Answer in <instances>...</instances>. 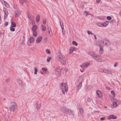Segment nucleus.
<instances>
[{
    "label": "nucleus",
    "mask_w": 121,
    "mask_h": 121,
    "mask_svg": "<svg viewBox=\"0 0 121 121\" xmlns=\"http://www.w3.org/2000/svg\"><path fill=\"white\" fill-rule=\"evenodd\" d=\"M72 43L73 45H75L77 46L78 45V44L75 41H73L72 42Z\"/></svg>",
    "instance_id": "nucleus-38"
},
{
    "label": "nucleus",
    "mask_w": 121,
    "mask_h": 121,
    "mask_svg": "<svg viewBox=\"0 0 121 121\" xmlns=\"http://www.w3.org/2000/svg\"><path fill=\"white\" fill-rule=\"evenodd\" d=\"M17 105L16 103L14 102H12L11 105L9 107V109L11 112H14L15 111L17 108Z\"/></svg>",
    "instance_id": "nucleus-5"
},
{
    "label": "nucleus",
    "mask_w": 121,
    "mask_h": 121,
    "mask_svg": "<svg viewBox=\"0 0 121 121\" xmlns=\"http://www.w3.org/2000/svg\"><path fill=\"white\" fill-rule=\"evenodd\" d=\"M35 41V39L33 37H30L29 39V41L30 43H33Z\"/></svg>",
    "instance_id": "nucleus-21"
},
{
    "label": "nucleus",
    "mask_w": 121,
    "mask_h": 121,
    "mask_svg": "<svg viewBox=\"0 0 121 121\" xmlns=\"http://www.w3.org/2000/svg\"><path fill=\"white\" fill-rule=\"evenodd\" d=\"M41 27L42 28V30L43 31H44L46 30V27L44 26L43 25H42L41 26Z\"/></svg>",
    "instance_id": "nucleus-23"
},
{
    "label": "nucleus",
    "mask_w": 121,
    "mask_h": 121,
    "mask_svg": "<svg viewBox=\"0 0 121 121\" xmlns=\"http://www.w3.org/2000/svg\"><path fill=\"white\" fill-rule=\"evenodd\" d=\"M68 70V69L67 68H65V70L66 72H67Z\"/></svg>",
    "instance_id": "nucleus-58"
},
{
    "label": "nucleus",
    "mask_w": 121,
    "mask_h": 121,
    "mask_svg": "<svg viewBox=\"0 0 121 121\" xmlns=\"http://www.w3.org/2000/svg\"><path fill=\"white\" fill-rule=\"evenodd\" d=\"M60 110L62 112L66 114L74 115V112L73 111L63 106L61 107L60 108Z\"/></svg>",
    "instance_id": "nucleus-1"
},
{
    "label": "nucleus",
    "mask_w": 121,
    "mask_h": 121,
    "mask_svg": "<svg viewBox=\"0 0 121 121\" xmlns=\"http://www.w3.org/2000/svg\"><path fill=\"white\" fill-rule=\"evenodd\" d=\"M99 47V52L100 53H102L104 52V50L102 47L100 46Z\"/></svg>",
    "instance_id": "nucleus-26"
},
{
    "label": "nucleus",
    "mask_w": 121,
    "mask_h": 121,
    "mask_svg": "<svg viewBox=\"0 0 121 121\" xmlns=\"http://www.w3.org/2000/svg\"><path fill=\"white\" fill-rule=\"evenodd\" d=\"M111 17L110 16H108L107 17V19L109 20H111Z\"/></svg>",
    "instance_id": "nucleus-49"
},
{
    "label": "nucleus",
    "mask_w": 121,
    "mask_h": 121,
    "mask_svg": "<svg viewBox=\"0 0 121 121\" xmlns=\"http://www.w3.org/2000/svg\"><path fill=\"white\" fill-rule=\"evenodd\" d=\"M47 39H48V38H47L46 37L44 39V40L46 41H47Z\"/></svg>",
    "instance_id": "nucleus-62"
},
{
    "label": "nucleus",
    "mask_w": 121,
    "mask_h": 121,
    "mask_svg": "<svg viewBox=\"0 0 121 121\" xmlns=\"http://www.w3.org/2000/svg\"><path fill=\"white\" fill-rule=\"evenodd\" d=\"M13 7L14 9H16L17 7V6L15 4H14L13 6Z\"/></svg>",
    "instance_id": "nucleus-51"
},
{
    "label": "nucleus",
    "mask_w": 121,
    "mask_h": 121,
    "mask_svg": "<svg viewBox=\"0 0 121 121\" xmlns=\"http://www.w3.org/2000/svg\"><path fill=\"white\" fill-rule=\"evenodd\" d=\"M41 103H39L38 102H37L36 104V107L38 110L40 108L41 106Z\"/></svg>",
    "instance_id": "nucleus-17"
},
{
    "label": "nucleus",
    "mask_w": 121,
    "mask_h": 121,
    "mask_svg": "<svg viewBox=\"0 0 121 121\" xmlns=\"http://www.w3.org/2000/svg\"><path fill=\"white\" fill-rule=\"evenodd\" d=\"M4 18H6L7 17V14L6 13H4Z\"/></svg>",
    "instance_id": "nucleus-55"
},
{
    "label": "nucleus",
    "mask_w": 121,
    "mask_h": 121,
    "mask_svg": "<svg viewBox=\"0 0 121 121\" xmlns=\"http://www.w3.org/2000/svg\"><path fill=\"white\" fill-rule=\"evenodd\" d=\"M82 76H80L79 77L78 80V82H81V83H82Z\"/></svg>",
    "instance_id": "nucleus-18"
},
{
    "label": "nucleus",
    "mask_w": 121,
    "mask_h": 121,
    "mask_svg": "<svg viewBox=\"0 0 121 121\" xmlns=\"http://www.w3.org/2000/svg\"><path fill=\"white\" fill-rule=\"evenodd\" d=\"M55 72L56 76L59 77L60 76V71L58 69H56L55 70Z\"/></svg>",
    "instance_id": "nucleus-9"
},
{
    "label": "nucleus",
    "mask_w": 121,
    "mask_h": 121,
    "mask_svg": "<svg viewBox=\"0 0 121 121\" xmlns=\"http://www.w3.org/2000/svg\"><path fill=\"white\" fill-rule=\"evenodd\" d=\"M51 59V57L48 56V58L47 59V61L48 62H49Z\"/></svg>",
    "instance_id": "nucleus-39"
},
{
    "label": "nucleus",
    "mask_w": 121,
    "mask_h": 121,
    "mask_svg": "<svg viewBox=\"0 0 121 121\" xmlns=\"http://www.w3.org/2000/svg\"><path fill=\"white\" fill-rule=\"evenodd\" d=\"M58 60L62 64L65 65L66 63V60L65 56L61 53L58 52L57 56Z\"/></svg>",
    "instance_id": "nucleus-2"
},
{
    "label": "nucleus",
    "mask_w": 121,
    "mask_h": 121,
    "mask_svg": "<svg viewBox=\"0 0 121 121\" xmlns=\"http://www.w3.org/2000/svg\"><path fill=\"white\" fill-rule=\"evenodd\" d=\"M60 25L61 26V27L62 28V27H64V24L63 22L62 21H61L60 20Z\"/></svg>",
    "instance_id": "nucleus-29"
},
{
    "label": "nucleus",
    "mask_w": 121,
    "mask_h": 121,
    "mask_svg": "<svg viewBox=\"0 0 121 121\" xmlns=\"http://www.w3.org/2000/svg\"><path fill=\"white\" fill-rule=\"evenodd\" d=\"M90 65V63L89 62H86L83 63L82 65H80V66L81 68H82L83 66L85 67H87Z\"/></svg>",
    "instance_id": "nucleus-11"
},
{
    "label": "nucleus",
    "mask_w": 121,
    "mask_h": 121,
    "mask_svg": "<svg viewBox=\"0 0 121 121\" xmlns=\"http://www.w3.org/2000/svg\"><path fill=\"white\" fill-rule=\"evenodd\" d=\"M11 25L12 26V27H15L16 26V25L14 22H11Z\"/></svg>",
    "instance_id": "nucleus-28"
},
{
    "label": "nucleus",
    "mask_w": 121,
    "mask_h": 121,
    "mask_svg": "<svg viewBox=\"0 0 121 121\" xmlns=\"http://www.w3.org/2000/svg\"><path fill=\"white\" fill-rule=\"evenodd\" d=\"M104 73H108L109 74H112V71L108 69H104Z\"/></svg>",
    "instance_id": "nucleus-15"
},
{
    "label": "nucleus",
    "mask_w": 121,
    "mask_h": 121,
    "mask_svg": "<svg viewBox=\"0 0 121 121\" xmlns=\"http://www.w3.org/2000/svg\"><path fill=\"white\" fill-rule=\"evenodd\" d=\"M106 89H108V90H110V88L108 87H106Z\"/></svg>",
    "instance_id": "nucleus-60"
},
{
    "label": "nucleus",
    "mask_w": 121,
    "mask_h": 121,
    "mask_svg": "<svg viewBox=\"0 0 121 121\" xmlns=\"http://www.w3.org/2000/svg\"><path fill=\"white\" fill-rule=\"evenodd\" d=\"M82 85V83L77 82L76 89L77 90H79L81 88Z\"/></svg>",
    "instance_id": "nucleus-10"
},
{
    "label": "nucleus",
    "mask_w": 121,
    "mask_h": 121,
    "mask_svg": "<svg viewBox=\"0 0 121 121\" xmlns=\"http://www.w3.org/2000/svg\"><path fill=\"white\" fill-rule=\"evenodd\" d=\"M42 70L43 71H46L47 70L46 68L44 67L42 68Z\"/></svg>",
    "instance_id": "nucleus-50"
},
{
    "label": "nucleus",
    "mask_w": 121,
    "mask_h": 121,
    "mask_svg": "<svg viewBox=\"0 0 121 121\" xmlns=\"http://www.w3.org/2000/svg\"><path fill=\"white\" fill-rule=\"evenodd\" d=\"M101 0H96V3H99L100 2Z\"/></svg>",
    "instance_id": "nucleus-56"
},
{
    "label": "nucleus",
    "mask_w": 121,
    "mask_h": 121,
    "mask_svg": "<svg viewBox=\"0 0 121 121\" xmlns=\"http://www.w3.org/2000/svg\"><path fill=\"white\" fill-rule=\"evenodd\" d=\"M8 22H6L5 24V26H7L8 25Z\"/></svg>",
    "instance_id": "nucleus-57"
},
{
    "label": "nucleus",
    "mask_w": 121,
    "mask_h": 121,
    "mask_svg": "<svg viewBox=\"0 0 121 121\" xmlns=\"http://www.w3.org/2000/svg\"><path fill=\"white\" fill-rule=\"evenodd\" d=\"M20 2L21 3H23L24 2H26L27 0H20Z\"/></svg>",
    "instance_id": "nucleus-33"
},
{
    "label": "nucleus",
    "mask_w": 121,
    "mask_h": 121,
    "mask_svg": "<svg viewBox=\"0 0 121 121\" xmlns=\"http://www.w3.org/2000/svg\"><path fill=\"white\" fill-rule=\"evenodd\" d=\"M3 10L4 11L5 13H6L7 12V9L5 8H3Z\"/></svg>",
    "instance_id": "nucleus-45"
},
{
    "label": "nucleus",
    "mask_w": 121,
    "mask_h": 121,
    "mask_svg": "<svg viewBox=\"0 0 121 121\" xmlns=\"http://www.w3.org/2000/svg\"><path fill=\"white\" fill-rule=\"evenodd\" d=\"M37 28V26L36 25H34L32 27V30L33 32H35L36 31Z\"/></svg>",
    "instance_id": "nucleus-16"
},
{
    "label": "nucleus",
    "mask_w": 121,
    "mask_h": 121,
    "mask_svg": "<svg viewBox=\"0 0 121 121\" xmlns=\"http://www.w3.org/2000/svg\"><path fill=\"white\" fill-rule=\"evenodd\" d=\"M60 87L62 89V93L64 94H65V92H67L68 90V87L67 84L62 83L60 84Z\"/></svg>",
    "instance_id": "nucleus-4"
},
{
    "label": "nucleus",
    "mask_w": 121,
    "mask_h": 121,
    "mask_svg": "<svg viewBox=\"0 0 121 121\" xmlns=\"http://www.w3.org/2000/svg\"><path fill=\"white\" fill-rule=\"evenodd\" d=\"M75 49L76 48L73 47H72L70 48L69 49L70 52H69V53L71 54V53L73 52V51L75 50Z\"/></svg>",
    "instance_id": "nucleus-22"
},
{
    "label": "nucleus",
    "mask_w": 121,
    "mask_h": 121,
    "mask_svg": "<svg viewBox=\"0 0 121 121\" xmlns=\"http://www.w3.org/2000/svg\"><path fill=\"white\" fill-rule=\"evenodd\" d=\"M96 92L99 97L101 98L103 97L102 94L100 91L98 90Z\"/></svg>",
    "instance_id": "nucleus-8"
},
{
    "label": "nucleus",
    "mask_w": 121,
    "mask_h": 121,
    "mask_svg": "<svg viewBox=\"0 0 121 121\" xmlns=\"http://www.w3.org/2000/svg\"><path fill=\"white\" fill-rule=\"evenodd\" d=\"M87 33L88 35L91 34V35H94V34L93 33H92L89 30L87 31Z\"/></svg>",
    "instance_id": "nucleus-44"
},
{
    "label": "nucleus",
    "mask_w": 121,
    "mask_h": 121,
    "mask_svg": "<svg viewBox=\"0 0 121 121\" xmlns=\"http://www.w3.org/2000/svg\"><path fill=\"white\" fill-rule=\"evenodd\" d=\"M10 81V79L9 78H7L5 80V82H9Z\"/></svg>",
    "instance_id": "nucleus-47"
},
{
    "label": "nucleus",
    "mask_w": 121,
    "mask_h": 121,
    "mask_svg": "<svg viewBox=\"0 0 121 121\" xmlns=\"http://www.w3.org/2000/svg\"><path fill=\"white\" fill-rule=\"evenodd\" d=\"M3 2L4 3V4L6 7H8L9 6V5L8 4V3L6 2H5L4 1H3Z\"/></svg>",
    "instance_id": "nucleus-27"
},
{
    "label": "nucleus",
    "mask_w": 121,
    "mask_h": 121,
    "mask_svg": "<svg viewBox=\"0 0 121 121\" xmlns=\"http://www.w3.org/2000/svg\"><path fill=\"white\" fill-rule=\"evenodd\" d=\"M99 70L100 72L104 73V69H103L100 68L99 69Z\"/></svg>",
    "instance_id": "nucleus-36"
},
{
    "label": "nucleus",
    "mask_w": 121,
    "mask_h": 121,
    "mask_svg": "<svg viewBox=\"0 0 121 121\" xmlns=\"http://www.w3.org/2000/svg\"><path fill=\"white\" fill-rule=\"evenodd\" d=\"M89 55L92 56L96 60L99 62H101L102 61V59L101 57L99 55H97L94 53L90 52L89 53Z\"/></svg>",
    "instance_id": "nucleus-3"
},
{
    "label": "nucleus",
    "mask_w": 121,
    "mask_h": 121,
    "mask_svg": "<svg viewBox=\"0 0 121 121\" xmlns=\"http://www.w3.org/2000/svg\"><path fill=\"white\" fill-rule=\"evenodd\" d=\"M91 101V99L90 98H87V101L88 102H90Z\"/></svg>",
    "instance_id": "nucleus-52"
},
{
    "label": "nucleus",
    "mask_w": 121,
    "mask_h": 121,
    "mask_svg": "<svg viewBox=\"0 0 121 121\" xmlns=\"http://www.w3.org/2000/svg\"><path fill=\"white\" fill-rule=\"evenodd\" d=\"M93 35L94 36L95 38V39H97V38H96V35L94 34Z\"/></svg>",
    "instance_id": "nucleus-61"
},
{
    "label": "nucleus",
    "mask_w": 121,
    "mask_h": 121,
    "mask_svg": "<svg viewBox=\"0 0 121 121\" xmlns=\"http://www.w3.org/2000/svg\"><path fill=\"white\" fill-rule=\"evenodd\" d=\"M88 12L86 11H84V15L87 16L88 14Z\"/></svg>",
    "instance_id": "nucleus-41"
},
{
    "label": "nucleus",
    "mask_w": 121,
    "mask_h": 121,
    "mask_svg": "<svg viewBox=\"0 0 121 121\" xmlns=\"http://www.w3.org/2000/svg\"><path fill=\"white\" fill-rule=\"evenodd\" d=\"M25 41L24 40H23L22 42L21 43V44L22 45H23L24 42Z\"/></svg>",
    "instance_id": "nucleus-59"
},
{
    "label": "nucleus",
    "mask_w": 121,
    "mask_h": 121,
    "mask_svg": "<svg viewBox=\"0 0 121 121\" xmlns=\"http://www.w3.org/2000/svg\"><path fill=\"white\" fill-rule=\"evenodd\" d=\"M23 40H25V36H23Z\"/></svg>",
    "instance_id": "nucleus-63"
},
{
    "label": "nucleus",
    "mask_w": 121,
    "mask_h": 121,
    "mask_svg": "<svg viewBox=\"0 0 121 121\" xmlns=\"http://www.w3.org/2000/svg\"><path fill=\"white\" fill-rule=\"evenodd\" d=\"M46 19H44L43 20V23L44 24H46Z\"/></svg>",
    "instance_id": "nucleus-46"
},
{
    "label": "nucleus",
    "mask_w": 121,
    "mask_h": 121,
    "mask_svg": "<svg viewBox=\"0 0 121 121\" xmlns=\"http://www.w3.org/2000/svg\"><path fill=\"white\" fill-rule=\"evenodd\" d=\"M17 82L19 84H20L22 83V80H21L20 79H19L18 80Z\"/></svg>",
    "instance_id": "nucleus-43"
},
{
    "label": "nucleus",
    "mask_w": 121,
    "mask_h": 121,
    "mask_svg": "<svg viewBox=\"0 0 121 121\" xmlns=\"http://www.w3.org/2000/svg\"><path fill=\"white\" fill-rule=\"evenodd\" d=\"M100 44L99 45V47L100 46L102 47H103L104 45H105L104 41L101 40L99 42Z\"/></svg>",
    "instance_id": "nucleus-19"
},
{
    "label": "nucleus",
    "mask_w": 121,
    "mask_h": 121,
    "mask_svg": "<svg viewBox=\"0 0 121 121\" xmlns=\"http://www.w3.org/2000/svg\"><path fill=\"white\" fill-rule=\"evenodd\" d=\"M111 21V22H114V20L112 19Z\"/></svg>",
    "instance_id": "nucleus-64"
},
{
    "label": "nucleus",
    "mask_w": 121,
    "mask_h": 121,
    "mask_svg": "<svg viewBox=\"0 0 121 121\" xmlns=\"http://www.w3.org/2000/svg\"><path fill=\"white\" fill-rule=\"evenodd\" d=\"M46 52L48 53V54H50L51 53L50 50L48 49H47L46 50Z\"/></svg>",
    "instance_id": "nucleus-42"
},
{
    "label": "nucleus",
    "mask_w": 121,
    "mask_h": 121,
    "mask_svg": "<svg viewBox=\"0 0 121 121\" xmlns=\"http://www.w3.org/2000/svg\"><path fill=\"white\" fill-rule=\"evenodd\" d=\"M117 118V117L114 116V115H110L108 117V119L110 120L112 119H116Z\"/></svg>",
    "instance_id": "nucleus-14"
},
{
    "label": "nucleus",
    "mask_w": 121,
    "mask_h": 121,
    "mask_svg": "<svg viewBox=\"0 0 121 121\" xmlns=\"http://www.w3.org/2000/svg\"><path fill=\"white\" fill-rule=\"evenodd\" d=\"M111 93L112 94L113 96L114 97L115 96V95L114 91L112 90L111 91Z\"/></svg>",
    "instance_id": "nucleus-40"
},
{
    "label": "nucleus",
    "mask_w": 121,
    "mask_h": 121,
    "mask_svg": "<svg viewBox=\"0 0 121 121\" xmlns=\"http://www.w3.org/2000/svg\"><path fill=\"white\" fill-rule=\"evenodd\" d=\"M15 17H17L19 15H20L21 14L20 12L18 11V10L16 11L15 12Z\"/></svg>",
    "instance_id": "nucleus-20"
},
{
    "label": "nucleus",
    "mask_w": 121,
    "mask_h": 121,
    "mask_svg": "<svg viewBox=\"0 0 121 121\" xmlns=\"http://www.w3.org/2000/svg\"><path fill=\"white\" fill-rule=\"evenodd\" d=\"M28 18L30 19V20L31 21V22H30V23H32L34 21L33 19L29 17H28Z\"/></svg>",
    "instance_id": "nucleus-31"
},
{
    "label": "nucleus",
    "mask_w": 121,
    "mask_h": 121,
    "mask_svg": "<svg viewBox=\"0 0 121 121\" xmlns=\"http://www.w3.org/2000/svg\"><path fill=\"white\" fill-rule=\"evenodd\" d=\"M40 19V16L39 15H38L36 18V21L37 22H38L39 20Z\"/></svg>",
    "instance_id": "nucleus-25"
},
{
    "label": "nucleus",
    "mask_w": 121,
    "mask_h": 121,
    "mask_svg": "<svg viewBox=\"0 0 121 121\" xmlns=\"http://www.w3.org/2000/svg\"><path fill=\"white\" fill-rule=\"evenodd\" d=\"M103 27H105L107 26L108 24V22L107 21L102 24Z\"/></svg>",
    "instance_id": "nucleus-24"
},
{
    "label": "nucleus",
    "mask_w": 121,
    "mask_h": 121,
    "mask_svg": "<svg viewBox=\"0 0 121 121\" xmlns=\"http://www.w3.org/2000/svg\"><path fill=\"white\" fill-rule=\"evenodd\" d=\"M78 107L79 109L80 113L81 114H83L84 113V111L83 108L79 104L78 106Z\"/></svg>",
    "instance_id": "nucleus-7"
},
{
    "label": "nucleus",
    "mask_w": 121,
    "mask_h": 121,
    "mask_svg": "<svg viewBox=\"0 0 121 121\" xmlns=\"http://www.w3.org/2000/svg\"><path fill=\"white\" fill-rule=\"evenodd\" d=\"M34 74H36L38 71L37 68L36 67H35L34 69Z\"/></svg>",
    "instance_id": "nucleus-30"
},
{
    "label": "nucleus",
    "mask_w": 121,
    "mask_h": 121,
    "mask_svg": "<svg viewBox=\"0 0 121 121\" xmlns=\"http://www.w3.org/2000/svg\"><path fill=\"white\" fill-rule=\"evenodd\" d=\"M33 35L34 37H36L37 35V32L36 31L35 32H33Z\"/></svg>",
    "instance_id": "nucleus-34"
},
{
    "label": "nucleus",
    "mask_w": 121,
    "mask_h": 121,
    "mask_svg": "<svg viewBox=\"0 0 121 121\" xmlns=\"http://www.w3.org/2000/svg\"><path fill=\"white\" fill-rule=\"evenodd\" d=\"M97 25L99 26L103 27L102 24L100 23H98L97 24Z\"/></svg>",
    "instance_id": "nucleus-32"
},
{
    "label": "nucleus",
    "mask_w": 121,
    "mask_h": 121,
    "mask_svg": "<svg viewBox=\"0 0 121 121\" xmlns=\"http://www.w3.org/2000/svg\"><path fill=\"white\" fill-rule=\"evenodd\" d=\"M10 30L11 31H15V29L13 27L11 26L10 27Z\"/></svg>",
    "instance_id": "nucleus-37"
},
{
    "label": "nucleus",
    "mask_w": 121,
    "mask_h": 121,
    "mask_svg": "<svg viewBox=\"0 0 121 121\" xmlns=\"http://www.w3.org/2000/svg\"><path fill=\"white\" fill-rule=\"evenodd\" d=\"M105 46H108L111 44V42L108 40H105L104 41Z\"/></svg>",
    "instance_id": "nucleus-12"
},
{
    "label": "nucleus",
    "mask_w": 121,
    "mask_h": 121,
    "mask_svg": "<svg viewBox=\"0 0 121 121\" xmlns=\"http://www.w3.org/2000/svg\"><path fill=\"white\" fill-rule=\"evenodd\" d=\"M50 30H51V32H50V30H49V31H48V33H49V34L50 36H52V30H51V28L50 27Z\"/></svg>",
    "instance_id": "nucleus-35"
},
{
    "label": "nucleus",
    "mask_w": 121,
    "mask_h": 121,
    "mask_svg": "<svg viewBox=\"0 0 121 121\" xmlns=\"http://www.w3.org/2000/svg\"><path fill=\"white\" fill-rule=\"evenodd\" d=\"M118 64V63L117 62H116L115 63V64L114 65V66L115 67H117Z\"/></svg>",
    "instance_id": "nucleus-48"
},
{
    "label": "nucleus",
    "mask_w": 121,
    "mask_h": 121,
    "mask_svg": "<svg viewBox=\"0 0 121 121\" xmlns=\"http://www.w3.org/2000/svg\"><path fill=\"white\" fill-rule=\"evenodd\" d=\"M105 119V117H102L100 118V120L101 121H103Z\"/></svg>",
    "instance_id": "nucleus-53"
},
{
    "label": "nucleus",
    "mask_w": 121,
    "mask_h": 121,
    "mask_svg": "<svg viewBox=\"0 0 121 121\" xmlns=\"http://www.w3.org/2000/svg\"><path fill=\"white\" fill-rule=\"evenodd\" d=\"M42 37L41 36L38 37L36 40V42L37 43H39L42 40Z\"/></svg>",
    "instance_id": "nucleus-13"
},
{
    "label": "nucleus",
    "mask_w": 121,
    "mask_h": 121,
    "mask_svg": "<svg viewBox=\"0 0 121 121\" xmlns=\"http://www.w3.org/2000/svg\"><path fill=\"white\" fill-rule=\"evenodd\" d=\"M118 102V101L116 99H114L112 104L110 105V107L113 108H116L119 104Z\"/></svg>",
    "instance_id": "nucleus-6"
},
{
    "label": "nucleus",
    "mask_w": 121,
    "mask_h": 121,
    "mask_svg": "<svg viewBox=\"0 0 121 121\" xmlns=\"http://www.w3.org/2000/svg\"><path fill=\"white\" fill-rule=\"evenodd\" d=\"M62 27L61 28H62V33H63V32H64V31H65V30H64V27H63V26H62Z\"/></svg>",
    "instance_id": "nucleus-54"
}]
</instances>
